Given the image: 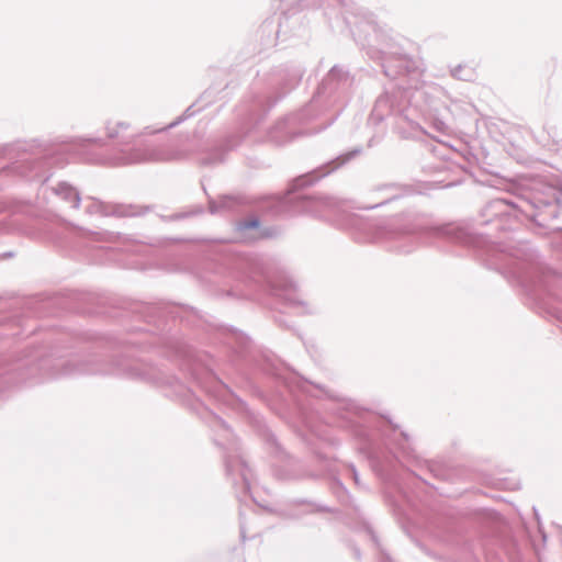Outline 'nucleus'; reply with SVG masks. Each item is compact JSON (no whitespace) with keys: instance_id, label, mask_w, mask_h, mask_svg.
Returning <instances> with one entry per match:
<instances>
[{"instance_id":"f257e3e1","label":"nucleus","mask_w":562,"mask_h":562,"mask_svg":"<svg viewBox=\"0 0 562 562\" xmlns=\"http://www.w3.org/2000/svg\"><path fill=\"white\" fill-rule=\"evenodd\" d=\"M257 225H258V223L256 221H251V222L245 223L244 227L248 228V227H255Z\"/></svg>"}]
</instances>
